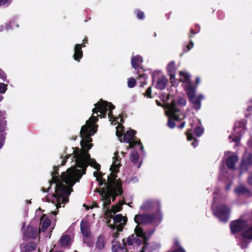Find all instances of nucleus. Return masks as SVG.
<instances>
[{"label":"nucleus","instance_id":"nucleus-1","mask_svg":"<svg viewBox=\"0 0 252 252\" xmlns=\"http://www.w3.org/2000/svg\"><path fill=\"white\" fill-rule=\"evenodd\" d=\"M94 105L95 107L93 109V115L81 127L80 132L82 138L81 149L73 148V155L65 156L61 165H64L66 159L70 157H71V159H74L72 160L73 164L65 172H63L60 176H57L58 167H54L55 171L52 173V179L50 184H55V192L48 196L46 200L48 202L50 201L56 209L63 207L68 201V196L72 190V186L79 181L82 176L85 173L87 167L90 165L96 169V171L94 172V175L98 182L99 186L104 185L101 189H98L97 191L101 195L106 215L111 218L112 214H114L120 211L122 205L120 204L112 206L111 209H109L111 200L114 201L115 197L122 192L121 183L116 179V174L119 172L121 166L118 153L114 154L112 164L110 168L111 173L110 176H106V181L103 177L105 174H102L99 171L100 165L97 163L94 159L90 158L88 152L93 146L90 143L92 141L90 137L96 131L97 126L95 123L98 120V117H105L108 111V116L113 125L122 123L123 118L121 117H113L112 110L115 108V106L111 103L101 99Z\"/></svg>","mask_w":252,"mask_h":252},{"label":"nucleus","instance_id":"nucleus-2","mask_svg":"<svg viewBox=\"0 0 252 252\" xmlns=\"http://www.w3.org/2000/svg\"><path fill=\"white\" fill-rule=\"evenodd\" d=\"M134 232L135 234L128 237L126 241L124 239L122 245L112 241L113 252H128V250H130L132 246L135 248L139 246L145 239V234L139 225L136 226Z\"/></svg>","mask_w":252,"mask_h":252},{"label":"nucleus","instance_id":"nucleus-3","mask_svg":"<svg viewBox=\"0 0 252 252\" xmlns=\"http://www.w3.org/2000/svg\"><path fill=\"white\" fill-rule=\"evenodd\" d=\"M54 219L53 218L51 219L49 215H43L40 219V227L39 228V231H37L36 227H33L31 224L26 230H23L24 238H35L39 232L45 231L49 227H51L52 230L53 229L54 225H53L52 226L51 222Z\"/></svg>","mask_w":252,"mask_h":252},{"label":"nucleus","instance_id":"nucleus-4","mask_svg":"<svg viewBox=\"0 0 252 252\" xmlns=\"http://www.w3.org/2000/svg\"><path fill=\"white\" fill-rule=\"evenodd\" d=\"M124 127L119 124L116 127V135L120 138V140L122 142V139L123 138V141L129 143V147L131 148L139 149L142 150L143 146L139 140L135 137V131L134 130H129L127 131L123 137V131Z\"/></svg>","mask_w":252,"mask_h":252},{"label":"nucleus","instance_id":"nucleus-5","mask_svg":"<svg viewBox=\"0 0 252 252\" xmlns=\"http://www.w3.org/2000/svg\"><path fill=\"white\" fill-rule=\"evenodd\" d=\"M163 101H165L164 99H163ZM164 105H165L166 107L165 113L169 117L168 123V126L170 128H174L175 124L171 119L179 121L184 119V116L183 114H179L178 109L177 108L175 102H172L170 104L164 102Z\"/></svg>","mask_w":252,"mask_h":252},{"label":"nucleus","instance_id":"nucleus-6","mask_svg":"<svg viewBox=\"0 0 252 252\" xmlns=\"http://www.w3.org/2000/svg\"><path fill=\"white\" fill-rule=\"evenodd\" d=\"M113 223H111V220L107 221V224L113 231L116 228V231L113 233V237L116 238L118 237L119 233L118 231H122L124 226H125L127 220L126 218L123 217L121 214H118L113 217Z\"/></svg>","mask_w":252,"mask_h":252},{"label":"nucleus","instance_id":"nucleus-7","mask_svg":"<svg viewBox=\"0 0 252 252\" xmlns=\"http://www.w3.org/2000/svg\"><path fill=\"white\" fill-rule=\"evenodd\" d=\"M185 91L190 101L193 103L194 108L197 110L200 109L201 106L200 101L204 98V96L202 94H200L199 96L195 95V88L192 85L186 86Z\"/></svg>","mask_w":252,"mask_h":252},{"label":"nucleus","instance_id":"nucleus-8","mask_svg":"<svg viewBox=\"0 0 252 252\" xmlns=\"http://www.w3.org/2000/svg\"><path fill=\"white\" fill-rule=\"evenodd\" d=\"M212 208L214 214L221 221H226L228 220V215L230 213V209L224 205H220L219 207H216L213 203Z\"/></svg>","mask_w":252,"mask_h":252},{"label":"nucleus","instance_id":"nucleus-9","mask_svg":"<svg viewBox=\"0 0 252 252\" xmlns=\"http://www.w3.org/2000/svg\"><path fill=\"white\" fill-rule=\"evenodd\" d=\"M248 226L247 221L242 220H237L232 221L230 224V228L232 234L243 232Z\"/></svg>","mask_w":252,"mask_h":252},{"label":"nucleus","instance_id":"nucleus-10","mask_svg":"<svg viewBox=\"0 0 252 252\" xmlns=\"http://www.w3.org/2000/svg\"><path fill=\"white\" fill-rule=\"evenodd\" d=\"M252 240V225L245 229L241 233V241L248 244Z\"/></svg>","mask_w":252,"mask_h":252},{"label":"nucleus","instance_id":"nucleus-11","mask_svg":"<svg viewBox=\"0 0 252 252\" xmlns=\"http://www.w3.org/2000/svg\"><path fill=\"white\" fill-rule=\"evenodd\" d=\"M81 230L83 236V242L87 243L86 240L90 236V226L88 222L82 220L81 222Z\"/></svg>","mask_w":252,"mask_h":252},{"label":"nucleus","instance_id":"nucleus-12","mask_svg":"<svg viewBox=\"0 0 252 252\" xmlns=\"http://www.w3.org/2000/svg\"><path fill=\"white\" fill-rule=\"evenodd\" d=\"M150 71L149 70H139L137 71V74L138 75V81L140 84V86L143 87L144 85L146 84V80L148 76Z\"/></svg>","mask_w":252,"mask_h":252},{"label":"nucleus","instance_id":"nucleus-13","mask_svg":"<svg viewBox=\"0 0 252 252\" xmlns=\"http://www.w3.org/2000/svg\"><path fill=\"white\" fill-rule=\"evenodd\" d=\"M179 75L180 81L186 84L184 86L185 89L186 86L188 85H192L190 83V75L187 72L185 71H181L179 72Z\"/></svg>","mask_w":252,"mask_h":252},{"label":"nucleus","instance_id":"nucleus-14","mask_svg":"<svg viewBox=\"0 0 252 252\" xmlns=\"http://www.w3.org/2000/svg\"><path fill=\"white\" fill-rule=\"evenodd\" d=\"M133 149L131 151L130 154V159L132 162L134 164H136L139 160V155L138 152H139L140 154L143 152V149L142 150L139 149L133 148Z\"/></svg>","mask_w":252,"mask_h":252},{"label":"nucleus","instance_id":"nucleus-15","mask_svg":"<svg viewBox=\"0 0 252 252\" xmlns=\"http://www.w3.org/2000/svg\"><path fill=\"white\" fill-rule=\"evenodd\" d=\"M82 47V46L81 44H76L74 47L73 58L75 60L78 62L80 61V59L83 56V52L81 50Z\"/></svg>","mask_w":252,"mask_h":252},{"label":"nucleus","instance_id":"nucleus-16","mask_svg":"<svg viewBox=\"0 0 252 252\" xmlns=\"http://www.w3.org/2000/svg\"><path fill=\"white\" fill-rule=\"evenodd\" d=\"M1 116L0 117V131H2L5 130L6 126V121L4 120V117H2L5 115V112H1ZM3 145V140H0V149L2 148Z\"/></svg>","mask_w":252,"mask_h":252},{"label":"nucleus","instance_id":"nucleus-17","mask_svg":"<svg viewBox=\"0 0 252 252\" xmlns=\"http://www.w3.org/2000/svg\"><path fill=\"white\" fill-rule=\"evenodd\" d=\"M142 62L143 59L142 57L138 55L133 56L131 59V65L135 69L138 68Z\"/></svg>","mask_w":252,"mask_h":252},{"label":"nucleus","instance_id":"nucleus-18","mask_svg":"<svg viewBox=\"0 0 252 252\" xmlns=\"http://www.w3.org/2000/svg\"><path fill=\"white\" fill-rule=\"evenodd\" d=\"M72 241V238L68 235H63L60 239L61 245L63 247L70 245Z\"/></svg>","mask_w":252,"mask_h":252},{"label":"nucleus","instance_id":"nucleus-19","mask_svg":"<svg viewBox=\"0 0 252 252\" xmlns=\"http://www.w3.org/2000/svg\"><path fill=\"white\" fill-rule=\"evenodd\" d=\"M146 214L137 215L134 217V221L138 224H146Z\"/></svg>","mask_w":252,"mask_h":252},{"label":"nucleus","instance_id":"nucleus-20","mask_svg":"<svg viewBox=\"0 0 252 252\" xmlns=\"http://www.w3.org/2000/svg\"><path fill=\"white\" fill-rule=\"evenodd\" d=\"M155 204H156V202L152 200H148L140 206V209L146 210L151 208Z\"/></svg>","mask_w":252,"mask_h":252},{"label":"nucleus","instance_id":"nucleus-21","mask_svg":"<svg viewBox=\"0 0 252 252\" xmlns=\"http://www.w3.org/2000/svg\"><path fill=\"white\" fill-rule=\"evenodd\" d=\"M238 161V158L236 156H233L229 157L227 160V165L230 168H233L235 166V164Z\"/></svg>","mask_w":252,"mask_h":252},{"label":"nucleus","instance_id":"nucleus-22","mask_svg":"<svg viewBox=\"0 0 252 252\" xmlns=\"http://www.w3.org/2000/svg\"><path fill=\"white\" fill-rule=\"evenodd\" d=\"M22 248H24V249L26 251H30L35 250L36 247V245L35 243L31 242V243H29L26 245L23 244L22 245Z\"/></svg>","mask_w":252,"mask_h":252},{"label":"nucleus","instance_id":"nucleus-23","mask_svg":"<svg viewBox=\"0 0 252 252\" xmlns=\"http://www.w3.org/2000/svg\"><path fill=\"white\" fill-rule=\"evenodd\" d=\"M146 224H150L154 222L157 218L156 214H146Z\"/></svg>","mask_w":252,"mask_h":252},{"label":"nucleus","instance_id":"nucleus-24","mask_svg":"<svg viewBox=\"0 0 252 252\" xmlns=\"http://www.w3.org/2000/svg\"><path fill=\"white\" fill-rule=\"evenodd\" d=\"M167 69L169 74L171 73H175V70L176 69L175 63L174 62L169 63L167 65Z\"/></svg>","mask_w":252,"mask_h":252},{"label":"nucleus","instance_id":"nucleus-25","mask_svg":"<svg viewBox=\"0 0 252 252\" xmlns=\"http://www.w3.org/2000/svg\"><path fill=\"white\" fill-rule=\"evenodd\" d=\"M167 83V79L165 77H162L160 81H158V89L164 88Z\"/></svg>","mask_w":252,"mask_h":252},{"label":"nucleus","instance_id":"nucleus-26","mask_svg":"<svg viewBox=\"0 0 252 252\" xmlns=\"http://www.w3.org/2000/svg\"><path fill=\"white\" fill-rule=\"evenodd\" d=\"M136 84V80L133 78H130L127 80V86L130 88H133Z\"/></svg>","mask_w":252,"mask_h":252},{"label":"nucleus","instance_id":"nucleus-27","mask_svg":"<svg viewBox=\"0 0 252 252\" xmlns=\"http://www.w3.org/2000/svg\"><path fill=\"white\" fill-rule=\"evenodd\" d=\"M135 14L137 18L139 19H143L144 18V13L143 11H141L139 10H135Z\"/></svg>","mask_w":252,"mask_h":252},{"label":"nucleus","instance_id":"nucleus-28","mask_svg":"<svg viewBox=\"0 0 252 252\" xmlns=\"http://www.w3.org/2000/svg\"><path fill=\"white\" fill-rule=\"evenodd\" d=\"M152 88L149 87L147 89L145 94V96H147L148 98H153L154 97V95L152 94Z\"/></svg>","mask_w":252,"mask_h":252},{"label":"nucleus","instance_id":"nucleus-29","mask_svg":"<svg viewBox=\"0 0 252 252\" xmlns=\"http://www.w3.org/2000/svg\"><path fill=\"white\" fill-rule=\"evenodd\" d=\"M203 132V129L199 126L195 129V133L198 136H200Z\"/></svg>","mask_w":252,"mask_h":252},{"label":"nucleus","instance_id":"nucleus-30","mask_svg":"<svg viewBox=\"0 0 252 252\" xmlns=\"http://www.w3.org/2000/svg\"><path fill=\"white\" fill-rule=\"evenodd\" d=\"M7 90V85L4 83H0V94L4 93Z\"/></svg>","mask_w":252,"mask_h":252},{"label":"nucleus","instance_id":"nucleus-31","mask_svg":"<svg viewBox=\"0 0 252 252\" xmlns=\"http://www.w3.org/2000/svg\"><path fill=\"white\" fill-rule=\"evenodd\" d=\"M104 246L103 240L102 238H99L96 243V246L99 249H101Z\"/></svg>","mask_w":252,"mask_h":252},{"label":"nucleus","instance_id":"nucleus-32","mask_svg":"<svg viewBox=\"0 0 252 252\" xmlns=\"http://www.w3.org/2000/svg\"><path fill=\"white\" fill-rule=\"evenodd\" d=\"M235 191L238 193H241L245 192L246 191V189L245 187L241 186L236 188Z\"/></svg>","mask_w":252,"mask_h":252},{"label":"nucleus","instance_id":"nucleus-33","mask_svg":"<svg viewBox=\"0 0 252 252\" xmlns=\"http://www.w3.org/2000/svg\"><path fill=\"white\" fill-rule=\"evenodd\" d=\"M229 138L232 139L234 142L238 143L240 140V135L235 136L233 135L229 136Z\"/></svg>","mask_w":252,"mask_h":252},{"label":"nucleus","instance_id":"nucleus-34","mask_svg":"<svg viewBox=\"0 0 252 252\" xmlns=\"http://www.w3.org/2000/svg\"><path fill=\"white\" fill-rule=\"evenodd\" d=\"M177 103L178 105L185 106L186 104V101L184 98L181 97L179 98Z\"/></svg>","mask_w":252,"mask_h":252},{"label":"nucleus","instance_id":"nucleus-35","mask_svg":"<svg viewBox=\"0 0 252 252\" xmlns=\"http://www.w3.org/2000/svg\"><path fill=\"white\" fill-rule=\"evenodd\" d=\"M170 80H171V83L173 85H175V73H171L170 74Z\"/></svg>","mask_w":252,"mask_h":252},{"label":"nucleus","instance_id":"nucleus-36","mask_svg":"<svg viewBox=\"0 0 252 252\" xmlns=\"http://www.w3.org/2000/svg\"><path fill=\"white\" fill-rule=\"evenodd\" d=\"M186 135H187V138L188 140H191L193 139L192 136L190 133V130H188L187 131Z\"/></svg>","mask_w":252,"mask_h":252},{"label":"nucleus","instance_id":"nucleus-37","mask_svg":"<svg viewBox=\"0 0 252 252\" xmlns=\"http://www.w3.org/2000/svg\"><path fill=\"white\" fill-rule=\"evenodd\" d=\"M0 78H1L3 81L5 80L6 75L5 73L0 69Z\"/></svg>","mask_w":252,"mask_h":252},{"label":"nucleus","instance_id":"nucleus-38","mask_svg":"<svg viewBox=\"0 0 252 252\" xmlns=\"http://www.w3.org/2000/svg\"><path fill=\"white\" fill-rule=\"evenodd\" d=\"M248 182L250 185H252V173L249 175L248 178Z\"/></svg>","mask_w":252,"mask_h":252},{"label":"nucleus","instance_id":"nucleus-39","mask_svg":"<svg viewBox=\"0 0 252 252\" xmlns=\"http://www.w3.org/2000/svg\"><path fill=\"white\" fill-rule=\"evenodd\" d=\"M9 0H0V6L3 5L8 2Z\"/></svg>","mask_w":252,"mask_h":252},{"label":"nucleus","instance_id":"nucleus-40","mask_svg":"<svg viewBox=\"0 0 252 252\" xmlns=\"http://www.w3.org/2000/svg\"><path fill=\"white\" fill-rule=\"evenodd\" d=\"M193 46V43L192 42H190L189 45H187L188 51L191 48H192Z\"/></svg>","mask_w":252,"mask_h":252},{"label":"nucleus","instance_id":"nucleus-41","mask_svg":"<svg viewBox=\"0 0 252 252\" xmlns=\"http://www.w3.org/2000/svg\"><path fill=\"white\" fill-rule=\"evenodd\" d=\"M138 179L136 177H134L130 179V181L133 183H136L137 182H138Z\"/></svg>","mask_w":252,"mask_h":252},{"label":"nucleus","instance_id":"nucleus-42","mask_svg":"<svg viewBox=\"0 0 252 252\" xmlns=\"http://www.w3.org/2000/svg\"><path fill=\"white\" fill-rule=\"evenodd\" d=\"M191 145L193 147H196L197 145V142L196 140H195L193 142L191 143Z\"/></svg>","mask_w":252,"mask_h":252},{"label":"nucleus","instance_id":"nucleus-43","mask_svg":"<svg viewBox=\"0 0 252 252\" xmlns=\"http://www.w3.org/2000/svg\"><path fill=\"white\" fill-rule=\"evenodd\" d=\"M200 82V79L199 77H197L196 78V84H199Z\"/></svg>","mask_w":252,"mask_h":252},{"label":"nucleus","instance_id":"nucleus-44","mask_svg":"<svg viewBox=\"0 0 252 252\" xmlns=\"http://www.w3.org/2000/svg\"><path fill=\"white\" fill-rule=\"evenodd\" d=\"M185 122H183V123H182L181 124V125L179 126H178V127H179V128H183V127L185 126Z\"/></svg>","mask_w":252,"mask_h":252},{"label":"nucleus","instance_id":"nucleus-45","mask_svg":"<svg viewBox=\"0 0 252 252\" xmlns=\"http://www.w3.org/2000/svg\"><path fill=\"white\" fill-rule=\"evenodd\" d=\"M57 214V211H52L51 212V215L53 214L54 215H56Z\"/></svg>","mask_w":252,"mask_h":252},{"label":"nucleus","instance_id":"nucleus-46","mask_svg":"<svg viewBox=\"0 0 252 252\" xmlns=\"http://www.w3.org/2000/svg\"><path fill=\"white\" fill-rule=\"evenodd\" d=\"M83 43H86V42H87V38H85V39L83 40Z\"/></svg>","mask_w":252,"mask_h":252},{"label":"nucleus","instance_id":"nucleus-47","mask_svg":"<svg viewBox=\"0 0 252 252\" xmlns=\"http://www.w3.org/2000/svg\"><path fill=\"white\" fill-rule=\"evenodd\" d=\"M141 166V162L138 163L137 167L139 168L140 166Z\"/></svg>","mask_w":252,"mask_h":252},{"label":"nucleus","instance_id":"nucleus-48","mask_svg":"<svg viewBox=\"0 0 252 252\" xmlns=\"http://www.w3.org/2000/svg\"><path fill=\"white\" fill-rule=\"evenodd\" d=\"M236 130L237 132H240V130L238 128H236Z\"/></svg>","mask_w":252,"mask_h":252},{"label":"nucleus","instance_id":"nucleus-49","mask_svg":"<svg viewBox=\"0 0 252 252\" xmlns=\"http://www.w3.org/2000/svg\"><path fill=\"white\" fill-rule=\"evenodd\" d=\"M84 206L86 207L87 210L89 209V207L88 206H86L85 205H84Z\"/></svg>","mask_w":252,"mask_h":252},{"label":"nucleus","instance_id":"nucleus-50","mask_svg":"<svg viewBox=\"0 0 252 252\" xmlns=\"http://www.w3.org/2000/svg\"><path fill=\"white\" fill-rule=\"evenodd\" d=\"M195 120L196 121H197L198 123H200V121H199V120H198V119H195Z\"/></svg>","mask_w":252,"mask_h":252},{"label":"nucleus","instance_id":"nucleus-51","mask_svg":"<svg viewBox=\"0 0 252 252\" xmlns=\"http://www.w3.org/2000/svg\"><path fill=\"white\" fill-rule=\"evenodd\" d=\"M87 245L88 246H91V244H90L89 243H87Z\"/></svg>","mask_w":252,"mask_h":252},{"label":"nucleus","instance_id":"nucleus-52","mask_svg":"<svg viewBox=\"0 0 252 252\" xmlns=\"http://www.w3.org/2000/svg\"><path fill=\"white\" fill-rule=\"evenodd\" d=\"M169 96L168 95H167V96H166V99H167H167H169Z\"/></svg>","mask_w":252,"mask_h":252},{"label":"nucleus","instance_id":"nucleus-53","mask_svg":"<svg viewBox=\"0 0 252 252\" xmlns=\"http://www.w3.org/2000/svg\"><path fill=\"white\" fill-rule=\"evenodd\" d=\"M2 97L0 96V101H1L2 100Z\"/></svg>","mask_w":252,"mask_h":252},{"label":"nucleus","instance_id":"nucleus-54","mask_svg":"<svg viewBox=\"0 0 252 252\" xmlns=\"http://www.w3.org/2000/svg\"><path fill=\"white\" fill-rule=\"evenodd\" d=\"M190 125H191V127L193 126L192 123H190Z\"/></svg>","mask_w":252,"mask_h":252},{"label":"nucleus","instance_id":"nucleus-55","mask_svg":"<svg viewBox=\"0 0 252 252\" xmlns=\"http://www.w3.org/2000/svg\"><path fill=\"white\" fill-rule=\"evenodd\" d=\"M158 106L161 105V104H160V103L159 102H158Z\"/></svg>","mask_w":252,"mask_h":252},{"label":"nucleus","instance_id":"nucleus-56","mask_svg":"<svg viewBox=\"0 0 252 252\" xmlns=\"http://www.w3.org/2000/svg\"><path fill=\"white\" fill-rule=\"evenodd\" d=\"M125 153L123 152H122V154L124 155Z\"/></svg>","mask_w":252,"mask_h":252},{"label":"nucleus","instance_id":"nucleus-57","mask_svg":"<svg viewBox=\"0 0 252 252\" xmlns=\"http://www.w3.org/2000/svg\"><path fill=\"white\" fill-rule=\"evenodd\" d=\"M43 191L46 192V191L44 189H43Z\"/></svg>","mask_w":252,"mask_h":252},{"label":"nucleus","instance_id":"nucleus-58","mask_svg":"<svg viewBox=\"0 0 252 252\" xmlns=\"http://www.w3.org/2000/svg\"><path fill=\"white\" fill-rule=\"evenodd\" d=\"M249 163H252L251 161L250 160H249Z\"/></svg>","mask_w":252,"mask_h":252},{"label":"nucleus","instance_id":"nucleus-59","mask_svg":"<svg viewBox=\"0 0 252 252\" xmlns=\"http://www.w3.org/2000/svg\"><path fill=\"white\" fill-rule=\"evenodd\" d=\"M156 101L157 103L158 104V100H156Z\"/></svg>","mask_w":252,"mask_h":252}]
</instances>
